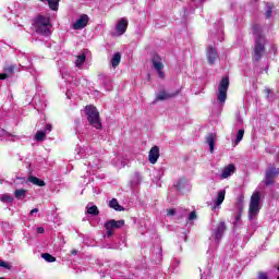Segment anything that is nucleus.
<instances>
[{"mask_svg":"<svg viewBox=\"0 0 279 279\" xmlns=\"http://www.w3.org/2000/svg\"><path fill=\"white\" fill-rule=\"evenodd\" d=\"M85 114L92 128H95L96 130H102L104 124H101V117L99 116L97 107H95L94 105H87L85 107Z\"/></svg>","mask_w":279,"mask_h":279,"instance_id":"1","label":"nucleus"},{"mask_svg":"<svg viewBox=\"0 0 279 279\" xmlns=\"http://www.w3.org/2000/svg\"><path fill=\"white\" fill-rule=\"evenodd\" d=\"M35 27H37V33L41 36H50L51 35V19L45 15H37L34 19Z\"/></svg>","mask_w":279,"mask_h":279,"instance_id":"2","label":"nucleus"},{"mask_svg":"<svg viewBox=\"0 0 279 279\" xmlns=\"http://www.w3.org/2000/svg\"><path fill=\"white\" fill-rule=\"evenodd\" d=\"M266 45L267 38H255V44L251 51V56L255 62H260L263 60V56H265V52L267 51Z\"/></svg>","mask_w":279,"mask_h":279,"instance_id":"3","label":"nucleus"},{"mask_svg":"<svg viewBox=\"0 0 279 279\" xmlns=\"http://www.w3.org/2000/svg\"><path fill=\"white\" fill-rule=\"evenodd\" d=\"M258 213H260V192H255L251 196L248 219H253Z\"/></svg>","mask_w":279,"mask_h":279,"instance_id":"4","label":"nucleus"},{"mask_svg":"<svg viewBox=\"0 0 279 279\" xmlns=\"http://www.w3.org/2000/svg\"><path fill=\"white\" fill-rule=\"evenodd\" d=\"M228 88H230V77L225 76L218 85L217 100L220 104H226V99H228Z\"/></svg>","mask_w":279,"mask_h":279,"instance_id":"5","label":"nucleus"},{"mask_svg":"<svg viewBox=\"0 0 279 279\" xmlns=\"http://www.w3.org/2000/svg\"><path fill=\"white\" fill-rule=\"evenodd\" d=\"M125 226V220L110 219L105 223V230H107V236H112L114 230H119Z\"/></svg>","mask_w":279,"mask_h":279,"instance_id":"6","label":"nucleus"},{"mask_svg":"<svg viewBox=\"0 0 279 279\" xmlns=\"http://www.w3.org/2000/svg\"><path fill=\"white\" fill-rule=\"evenodd\" d=\"M162 59L160 58V54H155L153 57V66L154 69L157 71L158 73V76L161 78V80H165V72L162 71V69H165V64H162Z\"/></svg>","mask_w":279,"mask_h":279,"instance_id":"7","label":"nucleus"},{"mask_svg":"<svg viewBox=\"0 0 279 279\" xmlns=\"http://www.w3.org/2000/svg\"><path fill=\"white\" fill-rule=\"evenodd\" d=\"M158 158H160V147L154 146L148 153V160L150 165H156L158 162Z\"/></svg>","mask_w":279,"mask_h":279,"instance_id":"8","label":"nucleus"},{"mask_svg":"<svg viewBox=\"0 0 279 279\" xmlns=\"http://www.w3.org/2000/svg\"><path fill=\"white\" fill-rule=\"evenodd\" d=\"M206 56L209 64H215L217 62V49L213 46H208L206 49Z\"/></svg>","mask_w":279,"mask_h":279,"instance_id":"9","label":"nucleus"},{"mask_svg":"<svg viewBox=\"0 0 279 279\" xmlns=\"http://www.w3.org/2000/svg\"><path fill=\"white\" fill-rule=\"evenodd\" d=\"M234 171H236V166H234V163H229L228 166H226L220 174L221 180H226L228 178H230V175H232L234 173Z\"/></svg>","mask_w":279,"mask_h":279,"instance_id":"10","label":"nucleus"},{"mask_svg":"<svg viewBox=\"0 0 279 279\" xmlns=\"http://www.w3.org/2000/svg\"><path fill=\"white\" fill-rule=\"evenodd\" d=\"M128 20L125 17H122L118 24L116 25V32L120 35L123 36L125 32H128Z\"/></svg>","mask_w":279,"mask_h":279,"instance_id":"11","label":"nucleus"},{"mask_svg":"<svg viewBox=\"0 0 279 279\" xmlns=\"http://www.w3.org/2000/svg\"><path fill=\"white\" fill-rule=\"evenodd\" d=\"M226 230H228V227H226V222L220 221L215 230V239L217 241H221V239L223 238V232H226Z\"/></svg>","mask_w":279,"mask_h":279,"instance_id":"12","label":"nucleus"},{"mask_svg":"<svg viewBox=\"0 0 279 279\" xmlns=\"http://www.w3.org/2000/svg\"><path fill=\"white\" fill-rule=\"evenodd\" d=\"M88 25V15L83 14L80 19L73 24V29H84Z\"/></svg>","mask_w":279,"mask_h":279,"instance_id":"13","label":"nucleus"},{"mask_svg":"<svg viewBox=\"0 0 279 279\" xmlns=\"http://www.w3.org/2000/svg\"><path fill=\"white\" fill-rule=\"evenodd\" d=\"M180 95V90L173 93H167L166 90H161L157 96V101H165L166 99H173V97H178Z\"/></svg>","mask_w":279,"mask_h":279,"instance_id":"14","label":"nucleus"},{"mask_svg":"<svg viewBox=\"0 0 279 279\" xmlns=\"http://www.w3.org/2000/svg\"><path fill=\"white\" fill-rule=\"evenodd\" d=\"M217 140L216 133H208L206 135V144L209 145V151L210 154H214L215 151V141Z\"/></svg>","mask_w":279,"mask_h":279,"instance_id":"15","label":"nucleus"},{"mask_svg":"<svg viewBox=\"0 0 279 279\" xmlns=\"http://www.w3.org/2000/svg\"><path fill=\"white\" fill-rule=\"evenodd\" d=\"M109 207L113 208V210H117V213H123V210H125V208L119 204V201H117V198H112L109 202Z\"/></svg>","mask_w":279,"mask_h":279,"instance_id":"16","label":"nucleus"},{"mask_svg":"<svg viewBox=\"0 0 279 279\" xmlns=\"http://www.w3.org/2000/svg\"><path fill=\"white\" fill-rule=\"evenodd\" d=\"M27 181L35 186H47V183L41 179H38V177L31 175L28 177Z\"/></svg>","mask_w":279,"mask_h":279,"instance_id":"17","label":"nucleus"},{"mask_svg":"<svg viewBox=\"0 0 279 279\" xmlns=\"http://www.w3.org/2000/svg\"><path fill=\"white\" fill-rule=\"evenodd\" d=\"M253 34L256 36L255 38H265V35H263V27H260V24H253Z\"/></svg>","mask_w":279,"mask_h":279,"instance_id":"18","label":"nucleus"},{"mask_svg":"<svg viewBox=\"0 0 279 279\" xmlns=\"http://www.w3.org/2000/svg\"><path fill=\"white\" fill-rule=\"evenodd\" d=\"M14 197L15 199H25V197H27V190L25 189H17L14 191Z\"/></svg>","mask_w":279,"mask_h":279,"instance_id":"19","label":"nucleus"},{"mask_svg":"<svg viewBox=\"0 0 279 279\" xmlns=\"http://www.w3.org/2000/svg\"><path fill=\"white\" fill-rule=\"evenodd\" d=\"M41 2L48 1V5L50 8V10H52L53 12H58V8L60 5V0H39Z\"/></svg>","mask_w":279,"mask_h":279,"instance_id":"20","label":"nucleus"},{"mask_svg":"<svg viewBox=\"0 0 279 279\" xmlns=\"http://www.w3.org/2000/svg\"><path fill=\"white\" fill-rule=\"evenodd\" d=\"M121 64V52H116L111 59V65L113 69H117Z\"/></svg>","mask_w":279,"mask_h":279,"instance_id":"21","label":"nucleus"},{"mask_svg":"<svg viewBox=\"0 0 279 279\" xmlns=\"http://www.w3.org/2000/svg\"><path fill=\"white\" fill-rule=\"evenodd\" d=\"M19 70V66L16 64L7 65L3 68L4 73L7 75H14V72Z\"/></svg>","mask_w":279,"mask_h":279,"instance_id":"22","label":"nucleus"},{"mask_svg":"<svg viewBox=\"0 0 279 279\" xmlns=\"http://www.w3.org/2000/svg\"><path fill=\"white\" fill-rule=\"evenodd\" d=\"M87 215H92L93 217H97V215H99V208L97 207V205L90 206L87 205Z\"/></svg>","mask_w":279,"mask_h":279,"instance_id":"23","label":"nucleus"},{"mask_svg":"<svg viewBox=\"0 0 279 279\" xmlns=\"http://www.w3.org/2000/svg\"><path fill=\"white\" fill-rule=\"evenodd\" d=\"M84 62H86V53L83 52L81 56H77L75 66L80 69L84 65Z\"/></svg>","mask_w":279,"mask_h":279,"instance_id":"24","label":"nucleus"},{"mask_svg":"<svg viewBox=\"0 0 279 279\" xmlns=\"http://www.w3.org/2000/svg\"><path fill=\"white\" fill-rule=\"evenodd\" d=\"M225 199H226V190H222L218 193V196L216 199V206H221Z\"/></svg>","mask_w":279,"mask_h":279,"instance_id":"25","label":"nucleus"},{"mask_svg":"<svg viewBox=\"0 0 279 279\" xmlns=\"http://www.w3.org/2000/svg\"><path fill=\"white\" fill-rule=\"evenodd\" d=\"M45 138H47V133L45 131H37L35 134V141H37V143H43Z\"/></svg>","mask_w":279,"mask_h":279,"instance_id":"26","label":"nucleus"},{"mask_svg":"<svg viewBox=\"0 0 279 279\" xmlns=\"http://www.w3.org/2000/svg\"><path fill=\"white\" fill-rule=\"evenodd\" d=\"M243 136H245V130L240 129L235 135V145H239V143H241V141H243Z\"/></svg>","mask_w":279,"mask_h":279,"instance_id":"27","label":"nucleus"},{"mask_svg":"<svg viewBox=\"0 0 279 279\" xmlns=\"http://www.w3.org/2000/svg\"><path fill=\"white\" fill-rule=\"evenodd\" d=\"M41 258H44V260L47 263H56V257L49 253H43Z\"/></svg>","mask_w":279,"mask_h":279,"instance_id":"28","label":"nucleus"},{"mask_svg":"<svg viewBox=\"0 0 279 279\" xmlns=\"http://www.w3.org/2000/svg\"><path fill=\"white\" fill-rule=\"evenodd\" d=\"M1 202H4L5 204H12V202H14V197H12V195L10 194H3L0 197Z\"/></svg>","mask_w":279,"mask_h":279,"instance_id":"29","label":"nucleus"},{"mask_svg":"<svg viewBox=\"0 0 279 279\" xmlns=\"http://www.w3.org/2000/svg\"><path fill=\"white\" fill-rule=\"evenodd\" d=\"M265 16H266V19H271V16H274V4L270 3L267 5Z\"/></svg>","mask_w":279,"mask_h":279,"instance_id":"30","label":"nucleus"},{"mask_svg":"<svg viewBox=\"0 0 279 279\" xmlns=\"http://www.w3.org/2000/svg\"><path fill=\"white\" fill-rule=\"evenodd\" d=\"M184 184H186V179H180L175 184L177 191H182V189H184Z\"/></svg>","mask_w":279,"mask_h":279,"instance_id":"31","label":"nucleus"},{"mask_svg":"<svg viewBox=\"0 0 279 279\" xmlns=\"http://www.w3.org/2000/svg\"><path fill=\"white\" fill-rule=\"evenodd\" d=\"M239 210L240 211L235 215V221H240L241 220V213H243V201H240Z\"/></svg>","mask_w":279,"mask_h":279,"instance_id":"32","label":"nucleus"},{"mask_svg":"<svg viewBox=\"0 0 279 279\" xmlns=\"http://www.w3.org/2000/svg\"><path fill=\"white\" fill-rule=\"evenodd\" d=\"M195 219H197V213L196 211H191L189 217H187V221H195Z\"/></svg>","mask_w":279,"mask_h":279,"instance_id":"33","label":"nucleus"},{"mask_svg":"<svg viewBox=\"0 0 279 279\" xmlns=\"http://www.w3.org/2000/svg\"><path fill=\"white\" fill-rule=\"evenodd\" d=\"M0 267H4V269H12V266H10V264H8L1 259H0Z\"/></svg>","mask_w":279,"mask_h":279,"instance_id":"34","label":"nucleus"},{"mask_svg":"<svg viewBox=\"0 0 279 279\" xmlns=\"http://www.w3.org/2000/svg\"><path fill=\"white\" fill-rule=\"evenodd\" d=\"M51 130H53V125L51 124H46L44 128V132L47 134V132H51Z\"/></svg>","mask_w":279,"mask_h":279,"instance_id":"35","label":"nucleus"},{"mask_svg":"<svg viewBox=\"0 0 279 279\" xmlns=\"http://www.w3.org/2000/svg\"><path fill=\"white\" fill-rule=\"evenodd\" d=\"M168 217H173L175 215V209H167Z\"/></svg>","mask_w":279,"mask_h":279,"instance_id":"36","label":"nucleus"},{"mask_svg":"<svg viewBox=\"0 0 279 279\" xmlns=\"http://www.w3.org/2000/svg\"><path fill=\"white\" fill-rule=\"evenodd\" d=\"M258 278L259 279H269V277L267 276V272H259Z\"/></svg>","mask_w":279,"mask_h":279,"instance_id":"37","label":"nucleus"},{"mask_svg":"<svg viewBox=\"0 0 279 279\" xmlns=\"http://www.w3.org/2000/svg\"><path fill=\"white\" fill-rule=\"evenodd\" d=\"M8 77H10V75L5 72L0 74V80H8Z\"/></svg>","mask_w":279,"mask_h":279,"instance_id":"38","label":"nucleus"},{"mask_svg":"<svg viewBox=\"0 0 279 279\" xmlns=\"http://www.w3.org/2000/svg\"><path fill=\"white\" fill-rule=\"evenodd\" d=\"M45 233V228L39 227L37 228V234H44Z\"/></svg>","mask_w":279,"mask_h":279,"instance_id":"39","label":"nucleus"},{"mask_svg":"<svg viewBox=\"0 0 279 279\" xmlns=\"http://www.w3.org/2000/svg\"><path fill=\"white\" fill-rule=\"evenodd\" d=\"M78 252L77 250L73 248L72 251H70V256H77Z\"/></svg>","mask_w":279,"mask_h":279,"instance_id":"40","label":"nucleus"},{"mask_svg":"<svg viewBox=\"0 0 279 279\" xmlns=\"http://www.w3.org/2000/svg\"><path fill=\"white\" fill-rule=\"evenodd\" d=\"M264 93L267 98H269V95H271V90L269 88L264 89Z\"/></svg>","mask_w":279,"mask_h":279,"instance_id":"41","label":"nucleus"},{"mask_svg":"<svg viewBox=\"0 0 279 279\" xmlns=\"http://www.w3.org/2000/svg\"><path fill=\"white\" fill-rule=\"evenodd\" d=\"M34 213H38V208H34L31 210V215H34Z\"/></svg>","mask_w":279,"mask_h":279,"instance_id":"42","label":"nucleus"},{"mask_svg":"<svg viewBox=\"0 0 279 279\" xmlns=\"http://www.w3.org/2000/svg\"><path fill=\"white\" fill-rule=\"evenodd\" d=\"M277 270L279 271V265H278V267H277Z\"/></svg>","mask_w":279,"mask_h":279,"instance_id":"43","label":"nucleus"},{"mask_svg":"<svg viewBox=\"0 0 279 279\" xmlns=\"http://www.w3.org/2000/svg\"><path fill=\"white\" fill-rule=\"evenodd\" d=\"M0 279H5L4 277H0Z\"/></svg>","mask_w":279,"mask_h":279,"instance_id":"44","label":"nucleus"},{"mask_svg":"<svg viewBox=\"0 0 279 279\" xmlns=\"http://www.w3.org/2000/svg\"><path fill=\"white\" fill-rule=\"evenodd\" d=\"M253 1H255V2H256V1H258V0H253Z\"/></svg>","mask_w":279,"mask_h":279,"instance_id":"45","label":"nucleus"},{"mask_svg":"<svg viewBox=\"0 0 279 279\" xmlns=\"http://www.w3.org/2000/svg\"><path fill=\"white\" fill-rule=\"evenodd\" d=\"M277 279H279V277H277Z\"/></svg>","mask_w":279,"mask_h":279,"instance_id":"46","label":"nucleus"}]
</instances>
